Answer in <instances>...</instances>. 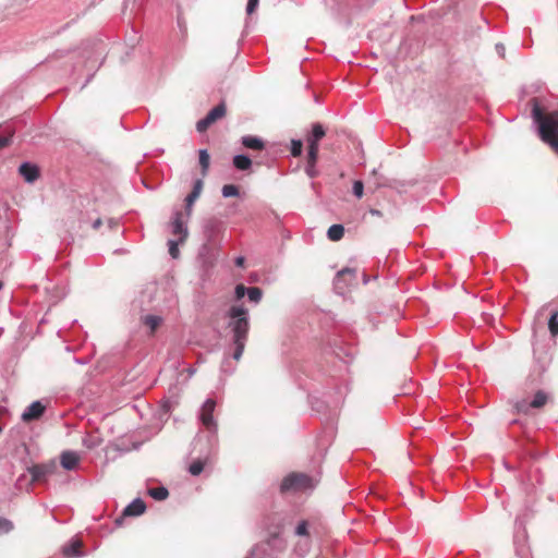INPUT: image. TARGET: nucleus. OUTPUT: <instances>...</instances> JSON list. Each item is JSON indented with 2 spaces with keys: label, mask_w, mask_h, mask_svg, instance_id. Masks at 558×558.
<instances>
[{
  "label": "nucleus",
  "mask_w": 558,
  "mask_h": 558,
  "mask_svg": "<svg viewBox=\"0 0 558 558\" xmlns=\"http://www.w3.org/2000/svg\"><path fill=\"white\" fill-rule=\"evenodd\" d=\"M317 158L318 157L311 159L310 155L307 154V163L305 167V172L310 178H315L318 174V171L316 169Z\"/></svg>",
  "instance_id": "b1692460"
},
{
  "label": "nucleus",
  "mask_w": 558,
  "mask_h": 558,
  "mask_svg": "<svg viewBox=\"0 0 558 558\" xmlns=\"http://www.w3.org/2000/svg\"><path fill=\"white\" fill-rule=\"evenodd\" d=\"M344 228L342 225H332L327 231V236L331 241H339L343 238Z\"/></svg>",
  "instance_id": "6ab92c4d"
},
{
  "label": "nucleus",
  "mask_w": 558,
  "mask_h": 558,
  "mask_svg": "<svg viewBox=\"0 0 558 558\" xmlns=\"http://www.w3.org/2000/svg\"><path fill=\"white\" fill-rule=\"evenodd\" d=\"M281 533V526H277V530L275 532L269 533V537L267 539V544L272 546L277 539H279V535Z\"/></svg>",
  "instance_id": "f704fd0d"
},
{
  "label": "nucleus",
  "mask_w": 558,
  "mask_h": 558,
  "mask_svg": "<svg viewBox=\"0 0 558 558\" xmlns=\"http://www.w3.org/2000/svg\"><path fill=\"white\" fill-rule=\"evenodd\" d=\"M121 523H122V518H118V519L116 520V524H117V525H121Z\"/></svg>",
  "instance_id": "c03bdc74"
},
{
  "label": "nucleus",
  "mask_w": 558,
  "mask_h": 558,
  "mask_svg": "<svg viewBox=\"0 0 558 558\" xmlns=\"http://www.w3.org/2000/svg\"><path fill=\"white\" fill-rule=\"evenodd\" d=\"M57 470L58 465L54 460L28 466L27 472L31 475L29 484L46 483L48 477L54 474Z\"/></svg>",
  "instance_id": "20e7f679"
},
{
  "label": "nucleus",
  "mask_w": 558,
  "mask_h": 558,
  "mask_svg": "<svg viewBox=\"0 0 558 558\" xmlns=\"http://www.w3.org/2000/svg\"><path fill=\"white\" fill-rule=\"evenodd\" d=\"M80 456L75 451L66 450L60 456L61 466L68 471H73L77 468Z\"/></svg>",
  "instance_id": "9b49d317"
},
{
  "label": "nucleus",
  "mask_w": 558,
  "mask_h": 558,
  "mask_svg": "<svg viewBox=\"0 0 558 558\" xmlns=\"http://www.w3.org/2000/svg\"><path fill=\"white\" fill-rule=\"evenodd\" d=\"M144 322L151 330H155L160 325L161 318L156 315H147Z\"/></svg>",
  "instance_id": "a878e982"
},
{
  "label": "nucleus",
  "mask_w": 558,
  "mask_h": 558,
  "mask_svg": "<svg viewBox=\"0 0 558 558\" xmlns=\"http://www.w3.org/2000/svg\"><path fill=\"white\" fill-rule=\"evenodd\" d=\"M45 409L46 407L40 401H34L24 410L22 420L24 422L37 420L44 414Z\"/></svg>",
  "instance_id": "1a4fd4ad"
},
{
  "label": "nucleus",
  "mask_w": 558,
  "mask_h": 558,
  "mask_svg": "<svg viewBox=\"0 0 558 558\" xmlns=\"http://www.w3.org/2000/svg\"><path fill=\"white\" fill-rule=\"evenodd\" d=\"M369 214L373 216L381 217V211L375 208L369 209Z\"/></svg>",
  "instance_id": "37998d69"
},
{
  "label": "nucleus",
  "mask_w": 558,
  "mask_h": 558,
  "mask_svg": "<svg viewBox=\"0 0 558 558\" xmlns=\"http://www.w3.org/2000/svg\"><path fill=\"white\" fill-rule=\"evenodd\" d=\"M296 536H307L308 535V524L307 521H301L295 527Z\"/></svg>",
  "instance_id": "2f4dec72"
},
{
  "label": "nucleus",
  "mask_w": 558,
  "mask_h": 558,
  "mask_svg": "<svg viewBox=\"0 0 558 558\" xmlns=\"http://www.w3.org/2000/svg\"><path fill=\"white\" fill-rule=\"evenodd\" d=\"M203 185H204V183H203L202 179L195 180L194 184H193L192 192L185 198V206H186V211L189 215L191 213V208H192L193 204L195 203V201L199 197V195L202 193Z\"/></svg>",
  "instance_id": "4468645a"
},
{
  "label": "nucleus",
  "mask_w": 558,
  "mask_h": 558,
  "mask_svg": "<svg viewBox=\"0 0 558 558\" xmlns=\"http://www.w3.org/2000/svg\"><path fill=\"white\" fill-rule=\"evenodd\" d=\"M19 173L27 183H34L39 178V168L35 163L25 161L20 166Z\"/></svg>",
  "instance_id": "9d476101"
},
{
  "label": "nucleus",
  "mask_w": 558,
  "mask_h": 558,
  "mask_svg": "<svg viewBox=\"0 0 558 558\" xmlns=\"http://www.w3.org/2000/svg\"><path fill=\"white\" fill-rule=\"evenodd\" d=\"M227 316L229 318L228 328L232 333L234 345L232 357L239 361L244 352L250 330L248 311L243 305H233L229 308Z\"/></svg>",
  "instance_id": "f257e3e1"
},
{
  "label": "nucleus",
  "mask_w": 558,
  "mask_h": 558,
  "mask_svg": "<svg viewBox=\"0 0 558 558\" xmlns=\"http://www.w3.org/2000/svg\"><path fill=\"white\" fill-rule=\"evenodd\" d=\"M241 143L245 148L252 150H263L265 148V142L260 137L254 135L242 136Z\"/></svg>",
  "instance_id": "2eb2a0df"
},
{
  "label": "nucleus",
  "mask_w": 558,
  "mask_h": 558,
  "mask_svg": "<svg viewBox=\"0 0 558 558\" xmlns=\"http://www.w3.org/2000/svg\"><path fill=\"white\" fill-rule=\"evenodd\" d=\"M325 129L320 123L316 122L312 125V132L306 137L308 146L307 153L311 159L318 157L319 141L325 136Z\"/></svg>",
  "instance_id": "423d86ee"
},
{
  "label": "nucleus",
  "mask_w": 558,
  "mask_h": 558,
  "mask_svg": "<svg viewBox=\"0 0 558 558\" xmlns=\"http://www.w3.org/2000/svg\"><path fill=\"white\" fill-rule=\"evenodd\" d=\"M228 365H229V360H228V359H225V361H223V362H222V364H221V371H222L223 373H232V371H233V369H232V368H229V367H228Z\"/></svg>",
  "instance_id": "4c0bfd02"
},
{
  "label": "nucleus",
  "mask_w": 558,
  "mask_h": 558,
  "mask_svg": "<svg viewBox=\"0 0 558 558\" xmlns=\"http://www.w3.org/2000/svg\"><path fill=\"white\" fill-rule=\"evenodd\" d=\"M101 223H102L101 219H100V218H98V219H96V220L93 222V228L97 230V229H99V228H100Z\"/></svg>",
  "instance_id": "79ce46f5"
},
{
  "label": "nucleus",
  "mask_w": 558,
  "mask_h": 558,
  "mask_svg": "<svg viewBox=\"0 0 558 558\" xmlns=\"http://www.w3.org/2000/svg\"><path fill=\"white\" fill-rule=\"evenodd\" d=\"M259 0H247L246 12L252 14L258 7Z\"/></svg>",
  "instance_id": "e433bc0d"
},
{
  "label": "nucleus",
  "mask_w": 558,
  "mask_h": 558,
  "mask_svg": "<svg viewBox=\"0 0 558 558\" xmlns=\"http://www.w3.org/2000/svg\"><path fill=\"white\" fill-rule=\"evenodd\" d=\"M532 118L538 125L541 140L558 155V110L544 113L535 102L532 109Z\"/></svg>",
  "instance_id": "f03ea898"
},
{
  "label": "nucleus",
  "mask_w": 558,
  "mask_h": 558,
  "mask_svg": "<svg viewBox=\"0 0 558 558\" xmlns=\"http://www.w3.org/2000/svg\"><path fill=\"white\" fill-rule=\"evenodd\" d=\"M148 495L154 498L155 500H165L168 495H169V492L166 487L163 486H158V487H151L148 489Z\"/></svg>",
  "instance_id": "412c9836"
},
{
  "label": "nucleus",
  "mask_w": 558,
  "mask_h": 558,
  "mask_svg": "<svg viewBox=\"0 0 558 558\" xmlns=\"http://www.w3.org/2000/svg\"><path fill=\"white\" fill-rule=\"evenodd\" d=\"M303 143L301 140H292L291 141V155L293 157H299L302 154Z\"/></svg>",
  "instance_id": "bb28decb"
},
{
  "label": "nucleus",
  "mask_w": 558,
  "mask_h": 558,
  "mask_svg": "<svg viewBox=\"0 0 558 558\" xmlns=\"http://www.w3.org/2000/svg\"><path fill=\"white\" fill-rule=\"evenodd\" d=\"M214 122L206 116L196 123V130L199 133L205 132Z\"/></svg>",
  "instance_id": "c756f323"
},
{
  "label": "nucleus",
  "mask_w": 558,
  "mask_h": 558,
  "mask_svg": "<svg viewBox=\"0 0 558 558\" xmlns=\"http://www.w3.org/2000/svg\"><path fill=\"white\" fill-rule=\"evenodd\" d=\"M548 327H549V330L553 336L558 335V313L557 312L551 314V317L549 318Z\"/></svg>",
  "instance_id": "cd10ccee"
},
{
  "label": "nucleus",
  "mask_w": 558,
  "mask_h": 558,
  "mask_svg": "<svg viewBox=\"0 0 558 558\" xmlns=\"http://www.w3.org/2000/svg\"><path fill=\"white\" fill-rule=\"evenodd\" d=\"M244 263H245V258L244 256H238L235 259H234V264L236 267H243L244 266Z\"/></svg>",
  "instance_id": "58836bf2"
},
{
  "label": "nucleus",
  "mask_w": 558,
  "mask_h": 558,
  "mask_svg": "<svg viewBox=\"0 0 558 558\" xmlns=\"http://www.w3.org/2000/svg\"><path fill=\"white\" fill-rule=\"evenodd\" d=\"M247 290L248 288H246L245 286L238 284L234 290L235 299L241 300L242 298H244V295L247 294Z\"/></svg>",
  "instance_id": "72a5a7b5"
},
{
  "label": "nucleus",
  "mask_w": 558,
  "mask_h": 558,
  "mask_svg": "<svg viewBox=\"0 0 558 558\" xmlns=\"http://www.w3.org/2000/svg\"><path fill=\"white\" fill-rule=\"evenodd\" d=\"M82 542L73 538L62 547V553L68 558H80L83 556L81 551Z\"/></svg>",
  "instance_id": "ddd939ff"
},
{
  "label": "nucleus",
  "mask_w": 558,
  "mask_h": 558,
  "mask_svg": "<svg viewBox=\"0 0 558 558\" xmlns=\"http://www.w3.org/2000/svg\"><path fill=\"white\" fill-rule=\"evenodd\" d=\"M352 192L357 198H362L364 194V184L362 181L356 180L353 182Z\"/></svg>",
  "instance_id": "473e14b6"
},
{
  "label": "nucleus",
  "mask_w": 558,
  "mask_h": 558,
  "mask_svg": "<svg viewBox=\"0 0 558 558\" xmlns=\"http://www.w3.org/2000/svg\"><path fill=\"white\" fill-rule=\"evenodd\" d=\"M25 480H26V475H25V474H22V475H20V476L17 477L16 484H17L19 486H22Z\"/></svg>",
  "instance_id": "a19ab883"
},
{
  "label": "nucleus",
  "mask_w": 558,
  "mask_h": 558,
  "mask_svg": "<svg viewBox=\"0 0 558 558\" xmlns=\"http://www.w3.org/2000/svg\"><path fill=\"white\" fill-rule=\"evenodd\" d=\"M194 372H195V371L191 368V369H190V375H193V374H194Z\"/></svg>",
  "instance_id": "49530a36"
},
{
  "label": "nucleus",
  "mask_w": 558,
  "mask_h": 558,
  "mask_svg": "<svg viewBox=\"0 0 558 558\" xmlns=\"http://www.w3.org/2000/svg\"><path fill=\"white\" fill-rule=\"evenodd\" d=\"M226 114V105L225 102H220L216 107H214L206 116L213 121L216 122L218 119H221Z\"/></svg>",
  "instance_id": "aec40b11"
},
{
  "label": "nucleus",
  "mask_w": 558,
  "mask_h": 558,
  "mask_svg": "<svg viewBox=\"0 0 558 558\" xmlns=\"http://www.w3.org/2000/svg\"><path fill=\"white\" fill-rule=\"evenodd\" d=\"M2 287H3V283H2V281H0V290L2 289Z\"/></svg>",
  "instance_id": "de8ad7c7"
},
{
  "label": "nucleus",
  "mask_w": 558,
  "mask_h": 558,
  "mask_svg": "<svg viewBox=\"0 0 558 558\" xmlns=\"http://www.w3.org/2000/svg\"><path fill=\"white\" fill-rule=\"evenodd\" d=\"M203 470L204 463L201 460L194 461L193 463H191L189 468V472L194 476L199 475L203 472Z\"/></svg>",
  "instance_id": "c85d7f7f"
},
{
  "label": "nucleus",
  "mask_w": 558,
  "mask_h": 558,
  "mask_svg": "<svg viewBox=\"0 0 558 558\" xmlns=\"http://www.w3.org/2000/svg\"><path fill=\"white\" fill-rule=\"evenodd\" d=\"M13 133L0 136V149L9 146L12 143Z\"/></svg>",
  "instance_id": "c9c22d12"
},
{
  "label": "nucleus",
  "mask_w": 558,
  "mask_h": 558,
  "mask_svg": "<svg viewBox=\"0 0 558 558\" xmlns=\"http://www.w3.org/2000/svg\"><path fill=\"white\" fill-rule=\"evenodd\" d=\"M258 549H259L258 545H255L254 547H252V549L250 550V554L246 558H254L256 556V553Z\"/></svg>",
  "instance_id": "ea45409f"
},
{
  "label": "nucleus",
  "mask_w": 558,
  "mask_h": 558,
  "mask_svg": "<svg viewBox=\"0 0 558 558\" xmlns=\"http://www.w3.org/2000/svg\"><path fill=\"white\" fill-rule=\"evenodd\" d=\"M363 282H364V284H366L368 282V278L365 275L363 276Z\"/></svg>",
  "instance_id": "a18cd8bd"
},
{
  "label": "nucleus",
  "mask_w": 558,
  "mask_h": 558,
  "mask_svg": "<svg viewBox=\"0 0 558 558\" xmlns=\"http://www.w3.org/2000/svg\"><path fill=\"white\" fill-rule=\"evenodd\" d=\"M548 400H550L549 393L546 391L539 390L534 395L533 400L530 402V407L532 409H543L545 404H547Z\"/></svg>",
  "instance_id": "dca6fc26"
},
{
  "label": "nucleus",
  "mask_w": 558,
  "mask_h": 558,
  "mask_svg": "<svg viewBox=\"0 0 558 558\" xmlns=\"http://www.w3.org/2000/svg\"><path fill=\"white\" fill-rule=\"evenodd\" d=\"M317 481L304 473H291L287 475L280 485V490L286 492H302L313 489L316 486Z\"/></svg>",
  "instance_id": "7ed1b4c3"
},
{
  "label": "nucleus",
  "mask_w": 558,
  "mask_h": 558,
  "mask_svg": "<svg viewBox=\"0 0 558 558\" xmlns=\"http://www.w3.org/2000/svg\"><path fill=\"white\" fill-rule=\"evenodd\" d=\"M216 408V402L213 399H207L199 411V421L203 426L211 434L214 438L217 433V423L214 418V411Z\"/></svg>",
  "instance_id": "39448f33"
},
{
  "label": "nucleus",
  "mask_w": 558,
  "mask_h": 558,
  "mask_svg": "<svg viewBox=\"0 0 558 558\" xmlns=\"http://www.w3.org/2000/svg\"><path fill=\"white\" fill-rule=\"evenodd\" d=\"M233 166L235 169L240 171H246L250 170L252 167V160L247 155H235L233 157Z\"/></svg>",
  "instance_id": "f3484780"
},
{
  "label": "nucleus",
  "mask_w": 558,
  "mask_h": 558,
  "mask_svg": "<svg viewBox=\"0 0 558 558\" xmlns=\"http://www.w3.org/2000/svg\"><path fill=\"white\" fill-rule=\"evenodd\" d=\"M198 161L202 169L203 177H206L209 170L210 157L206 149H199Z\"/></svg>",
  "instance_id": "a211bd4d"
},
{
  "label": "nucleus",
  "mask_w": 558,
  "mask_h": 558,
  "mask_svg": "<svg viewBox=\"0 0 558 558\" xmlns=\"http://www.w3.org/2000/svg\"><path fill=\"white\" fill-rule=\"evenodd\" d=\"M182 218L181 211L174 213L170 226L172 234L177 236L180 242H185L189 236V229Z\"/></svg>",
  "instance_id": "0eeeda50"
},
{
  "label": "nucleus",
  "mask_w": 558,
  "mask_h": 558,
  "mask_svg": "<svg viewBox=\"0 0 558 558\" xmlns=\"http://www.w3.org/2000/svg\"><path fill=\"white\" fill-rule=\"evenodd\" d=\"M221 194L225 198L239 196V187L234 184H226L221 189Z\"/></svg>",
  "instance_id": "5701e85b"
},
{
  "label": "nucleus",
  "mask_w": 558,
  "mask_h": 558,
  "mask_svg": "<svg viewBox=\"0 0 558 558\" xmlns=\"http://www.w3.org/2000/svg\"><path fill=\"white\" fill-rule=\"evenodd\" d=\"M356 270L354 268L345 267L337 272V276L335 278V289L342 294L344 292V288L349 286V283H344L345 277H350L351 280L355 279Z\"/></svg>",
  "instance_id": "6e6552de"
},
{
  "label": "nucleus",
  "mask_w": 558,
  "mask_h": 558,
  "mask_svg": "<svg viewBox=\"0 0 558 558\" xmlns=\"http://www.w3.org/2000/svg\"><path fill=\"white\" fill-rule=\"evenodd\" d=\"M146 505L141 498H135L123 510V517H137L145 512Z\"/></svg>",
  "instance_id": "f8f14e48"
},
{
  "label": "nucleus",
  "mask_w": 558,
  "mask_h": 558,
  "mask_svg": "<svg viewBox=\"0 0 558 558\" xmlns=\"http://www.w3.org/2000/svg\"><path fill=\"white\" fill-rule=\"evenodd\" d=\"M182 243L183 242H180L178 239L177 240H173V239L168 240V251L172 258L179 257V255H180L179 244H182Z\"/></svg>",
  "instance_id": "393cba45"
},
{
  "label": "nucleus",
  "mask_w": 558,
  "mask_h": 558,
  "mask_svg": "<svg viewBox=\"0 0 558 558\" xmlns=\"http://www.w3.org/2000/svg\"><path fill=\"white\" fill-rule=\"evenodd\" d=\"M246 295L251 302L257 304L262 300L263 291L258 287H251L248 288Z\"/></svg>",
  "instance_id": "4be33fe9"
},
{
  "label": "nucleus",
  "mask_w": 558,
  "mask_h": 558,
  "mask_svg": "<svg viewBox=\"0 0 558 558\" xmlns=\"http://www.w3.org/2000/svg\"><path fill=\"white\" fill-rule=\"evenodd\" d=\"M13 530V523L9 519L0 518V534L9 533Z\"/></svg>",
  "instance_id": "7c9ffc66"
}]
</instances>
